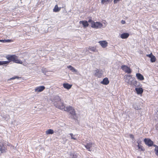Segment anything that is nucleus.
Returning <instances> with one entry per match:
<instances>
[{"label": "nucleus", "instance_id": "30", "mask_svg": "<svg viewBox=\"0 0 158 158\" xmlns=\"http://www.w3.org/2000/svg\"><path fill=\"white\" fill-rule=\"evenodd\" d=\"M154 151L156 155L158 156V148H155Z\"/></svg>", "mask_w": 158, "mask_h": 158}, {"label": "nucleus", "instance_id": "15", "mask_svg": "<svg viewBox=\"0 0 158 158\" xmlns=\"http://www.w3.org/2000/svg\"><path fill=\"white\" fill-rule=\"evenodd\" d=\"M63 86L64 88L69 89L72 87V85L69 84L68 83H65L63 84Z\"/></svg>", "mask_w": 158, "mask_h": 158}, {"label": "nucleus", "instance_id": "4", "mask_svg": "<svg viewBox=\"0 0 158 158\" xmlns=\"http://www.w3.org/2000/svg\"><path fill=\"white\" fill-rule=\"evenodd\" d=\"M53 104L57 108L61 110H64L65 107L63 102L60 99L58 100L57 101L55 102Z\"/></svg>", "mask_w": 158, "mask_h": 158}, {"label": "nucleus", "instance_id": "8", "mask_svg": "<svg viewBox=\"0 0 158 158\" xmlns=\"http://www.w3.org/2000/svg\"><path fill=\"white\" fill-rule=\"evenodd\" d=\"M45 88L44 86H37L35 88V93H38L44 91Z\"/></svg>", "mask_w": 158, "mask_h": 158}, {"label": "nucleus", "instance_id": "28", "mask_svg": "<svg viewBox=\"0 0 158 158\" xmlns=\"http://www.w3.org/2000/svg\"><path fill=\"white\" fill-rule=\"evenodd\" d=\"M88 49L94 52H95L96 50V48L94 47H89L88 48Z\"/></svg>", "mask_w": 158, "mask_h": 158}, {"label": "nucleus", "instance_id": "17", "mask_svg": "<svg viewBox=\"0 0 158 158\" xmlns=\"http://www.w3.org/2000/svg\"><path fill=\"white\" fill-rule=\"evenodd\" d=\"M129 35V34L128 33H125L122 34L121 35V37L123 39H127Z\"/></svg>", "mask_w": 158, "mask_h": 158}, {"label": "nucleus", "instance_id": "3", "mask_svg": "<svg viewBox=\"0 0 158 158\" xmlns=\"http://www.w3.org/2000/svg\"><path fill=\"white\" fill-rule=\"evenodd\" d=\"M125 81L128 84L132 85H133L137 86V81L135 80V78H132L131 75H125L124 76Z\"/></svg>", "mask_w": 158, "mask_h": 158}, {"label": "nucleus", "instance_id": "2", "mask_svg": "<svg viewBox=\"0 0 158 158\" xmlns=\"http://www.w3.org/2000/svg\"><path fill=\"white\" fill-rule=\"evenodd\" d=\"M64 111L68 112L71 115L72 117L76 119L77 118V114L74 108L70 106H68L64 109Z\"/></svg>", "mask_w": 158, "mask_h": 158}, {"label": "nucleus", "instance_id": "23", "mask_svg": "<svg viewBox=\"0 0 158 158\" xmlns=\"http://www.w3.org/2000/svg\"><path fill=\"white\" fill-rule=\"evenodd\" d=\"M9 63V61H0V65L8 64Z\"/></svg>", "mask_w": 158, "mask_h": 158}, {"label": "nucleus", "instance_id": "16", "mask_svg": "<svg viewBox=\"0 0 158 158\" xmlns=\"http://www.w3.org/2000/svg\"><path fill=\"white\" fill-rule=\"evenodd\" d=\"M135 90L138 94H141L143 92V89L142 88H136L135 89Z\"/></svg>", "mask_w": 158, "mask_h": 158}, {"label": "nucleus", "instance_id": "14", "mask_svg": "<svg viewBox=\"0 0 158 158\" xmlns=\"http://www.w3.org/2000/svg\"><path fill=\"white\" fill-rule=\"evenodd\" d=\"M102 73H101V71H100L98 69H97L95 70V75L96 76L98 77L99 78L101 77Z\"/></svg>", "mask_w": 158, "mask_h": 158}, {"label": "nucleus", "instance_id": "25", "mask_svg": "<svg viewBox=\"0 0 158 158\" xmlns=\"http://www.w3.org/2000/svg\"><path fill=\"white\" fill-rule=\"evenodd\" d=\"M113 0H102L101 3L102 4H103L106 2H111Z\"/></svg>", "mask_w": 158, "mask_h": 158}, {"label": "nucleus", "instance_id": "12", "mask_svg": "<svg viewBox=\"0 0 158 158\" xmlns=\"http://www.w3.org/2000/svg\"><path fill=\"white\" fill-rule=\"evenodd\" d=\"M109 83V81L108 78L105 77L104 78L103 80L101 82V83L104 85H107Z\"/></svg>", "mask_w": 158, "mask_h": 158}, {"label": "nucleus", "instance_id": "38", "mask_svg": "<svg viewBox=\"0 0 158 158\" xmlns=\"http://www.w3.org/2000/svg\"><path fill=\"white\" fill-rule=\"evenodd\" d=\"M137 158H142L141 157H139V156H138Z\"/></svg>", "mask_w": 158, "mask_h": 158}, {"label": "nucleus", "instance_id": "22", "mask_svg": "<svg viewBox=\"0 0 158 158\" xmlns=\"http://www.w3.org/2000/svg\"><path fill=\"white\" fill-rule=\"evenodd\" d=\"M138 145V147L139 149L140 150V151H144V148L142 146L139 144V141H138L137 142Z\"/></svg>", "mask_w": 158, "mask_h": 158}, {"label": "nucleus", "instance_id": "36", "mask_svg": "<svg viewBox=\"0 0 158 158\" xmlns=\"http://www.w3.org/2000/svg\"><path fill=\"white\" fill-rule=\"evenodd\" d=\"M154 146L155 147V148H158V146L156 145H154Z\"/></svg>", "mask_w": 158, "mask_h": 158}, {"label": "nucleus", "instance_id": "9", "mask_svg": "<svg viewBox=\"0 0 158 158\" xmlns=\"http://www.w3.org/2000/svg\"><path fill=\"white\" fill-rule=\"evenodd\" d=\"M94 144V143L91 142H89V143H87L86 145H84V146L86 149L88 150V151H92L91 148L93 147Z\"/></svg>", "mask_w": 158, "mask_h": 158}, {"label": "nucleus", "instance_id": "20", "mask_svg": "<svg viewBox=\"0 0 158 158\" xmlns=\"http://www.w3.org/2000/svg\"><path fill=\"white\" fill-rule=\"evenodd\" d=\"M54 132L53 130L51 129H49L46 131V135L52 134Z\"/></svg>", "mask_w": 158, "mask_h": 158}, {"label": "nucleus", "instance_id": "7", "mask_svg": "<svg viewBox=\"0 0 158 158\" xmlns=\"http://www.w3.org/2000/svg\"><path fill=\"white\" fill-rule=\"evenodd\" d=\"M121 69L125 72V73H130L131 72V69L127 66L123 65L121 66Z\"/></svg>", "mask_w": 158, "mask_h": 158}, {"label": "nucleus", "instance_id": "26", "mask_svg": "<svg viewBox=\"0 0 158 158\" xmlns=\"http://www.w3.org/2000/svg\"><path fill=\"white\" fill-rule=\"evenodd\" d=\"M68 68L70 69L73 72H76V70L74 69L73 67L71 65H69L68 66Z\"/></svg>", "mask_w": 158, "mask_h": 158}, {"label": "nucleus", "instance_id": "1", "mask_svg": "<svg viewBox=\"0 0 158 158\" xmlns=\"http://www.w3.org/2000/svg\"><path fill=\"white\" fill-rule=\"evenodd\" d=\"M6 58L9 62L13 61L15 63L22 64L23 62L22 61L18 59V56L15 55H9L6 56Z\"/></svg>", "mask_w": 158, "mask_h": 158}, {"label": "nucleus", "instance_id": "35", "mask_svg": "<svg viewBox=\"0 0 158 158\" xmlns=\"http://www.w3.org/2000/svg\"><path fill=\"white\" fill-rule=\"evenodd\" d=\"M121 23H122V24H124L126 22H125V21H124V20H122L121 21Z\"/></svg>", "mask_w": 158, "mask_h": 158}, {"label": "nucleus", "instance_id": "5", "mask_svg": "<svg viewBox=\"0 0 158 158\" xmlns=\"http://www.w3.org/2000/svg\"><path fill=\"white\" fill-rule=\"evenodd\" d=\"M5 142L4 140H2L0 142V151L1 153H4L6 152V146Z\"/></svg>", "mask_w": 158, "mask_h": 158}, {"label": "nucleus", "instance_id": "32", "mask_svg": "<svg viewBox=\"0 0 158 158\" xmlns=\"http://www.w3.org/2000/svg\"><path fill=\"white\" fill-rule=\"evenodd\" d=\"M77 156L75 154H73V156L71 158H77Z\"/></svg>", "mask_w": 158, "mask_h": 158}, {"label": "nucleus", "instance_id": "21", "mask_svg": "<svg viewBox=\"0 0 158 158\" xmlns=\"http://www.w3.org/2000/svg\"><path fill=\"white\" fill-rule=\"evenodd\" d=\"M60 8H59L58 5H56L53 9V11L54 12H57L60 10Z\"/></svg>", "mask_w": 158, "mask_h": 158}, {"label": "nucleus", "instance_id": "37", "mask_svg": "<svg viewBox=\"0 0 158 158\" xmlns=\"http://www.w3.org/2000/svg\"><path fill=\"white\" fill-rule=\"evenodd\" d=\"M17 77H13V78H12V79H15L16 78H17Z\"/></svg>", "mask_w": 158, "mask_h": 158}, {"label": "nucleus", "instance_id": "39", "mask_svg": "<svg viewBox=\"0 0 158 158\" xmlns=\"http://www.w3.org/2000/svg\"><path fill=\"white\" fill-rule=\"evenodd\" d=\"M23 65H25V66H27V64H25V65H24V64H23Z\"/></svg>", "mask_w": 158, "mask_h": 158}, {"label": "nucleus", "instance_id": "13", "mask_svg": "<svg viewBox=\"0 0 158 158\" xmlns=\"http://www.w3.org/2000/svg\"><path fill=\"white\" fill-rule=\"evenodd\" d=\"M79 23L82 24L84 27L85 28L89 26L88 22L86 20L81 21L79 22Z\"/></svg>", "mask_w": 158, "mask_h": 158}, {"label": "nucleus", "instance_id": "11", "mask_svg": "<svg viewBox=\"0 0 158 158\" xmlns=\"http://www.w3.org/2000/svg\"><path fill=\"white\" fill-rule=\"evenodd\" d=\"M98 43L103 48H106L108 45V43L105 40L100 41Z\"/></svg>", "mask_w": 158, "mask_h": 158}, {"label": "nucleus", "instance_id": "6", "mask_svg": "<svg viewBox=\"0 0 158 158\" xmlns=\"http://www.w3.org/2000/svg\"><path fill=\"white\" fill-rule=\"evenodd\" d=\"M103 26V24L100 22H93L92 25H91V27L96 29H98L101 28Z\"/></svg>", "mask_w": 158, "mask_h": 158}, {"label": "nucleus", "instance_id": "19", "mask_svg": "<svg viewBox=\"0 0 158 158\" xmlns=\"http://www.w3.org/2000/svg\"><path fill=\"white\" fill-rule=\"evenodd\" d=\"M133 107L136 110H139L141 109L140 106L139 105L138 103H135L133 105Z\"/></svg>", "mask_w": 158, "mask_h": 158}, {"label": "nucleus", "instance_id": "24", "mask_svg": "<svg viewBox=\"0 0 158 158\" xmlns=\"http://www.w3.org/2000/svg\"><path fill=\"white\" fill-rule=\"evenodd\" d=\"M12 41L10 40H0V42H2L3 43H6V42H12Z\"/></svg>", "mask_w": 158, "mask_h": 158}, {"label": "nucleus", "instance_id": "29", "mask_svg": "<svg viewBox=\"0 0 158 158\" xmlns=\"http://www.w3.org/2000/svg\"><path fill=\"white\" fill-rule=\"evenodd\" d=\"M156 58L155 56L152 55L151 58V61L152 62H154L156 61Z\"/></svg>", "mask_w": 158, "mask_h": 158}, {"label": "nucleus", "instance_id": "31", "mask_svg": "<svg viewBox=\"0 0 158 158\" xmlns=\"http://www.w3.org/2000/svg\"><path fill=\"white\" fill-rule=\"evenodd\" d=\"M130 137L132 139V140H133L134 139V136L132 134H130L129 135Z\"/></svg>", "mask_w": 158, "mask_h": 158}, {"label": "nucleus", "instance_id": "40", "mask_svg": "<svg viewBox=\"0 0 158 158\" xmlns=\"http://www.w3.org/2000/svg\"><path fill=\"white\" fill-rule=\"evenodd\" d=\"M23 65H25V66H27V64H25V65H24V64H23Z\"/></svg>", "mask_w": 158, "mask_h": 158}, {"label": "nucleus", "instance_id": "33", "mask_svg": "<svg viewBox=\"0 0 158 158\" xmlns=\"http://www.w3.org/2000/svg\"><path fill=\"white\" fill-rule=\"evenodd\" d=\"M152 55H152V53H151L150 54L147 55V56L149 58H151L152 57Z\"/></svg>", "mask_w": 158, "mask_h": 158}, {"label": "nucleus", "instance_id": "10", "mask_svg": "<svg viewBox=\"0 0 158 158\" xmlns=\"http://www.w3.org/2000/svg\"><path fill=\"white\" fill-rule=\"evenodd\" d=\"M145 143L149 147L152 146L153 145V142L150 139L145 138L144 139Z\"/></svg>", "mask_w": 158, "mask_h": 158}, {"label": "nucleus", "instance_id": "34", "mask_svg": "<svg viewBox=\"0 0 158 158\" xmlns=\"http://www.w3.org/2000/svg\"><path fill=\"white\" fill-rule=\"evenodd\" d=\"M94 22L91 19H89V20H88V22L89 23H90L91 25H92V23H93V22Z\"/></svg>", "mask_w": 158, "mask_h": 158}, {"label": "nucleus", "instance_id": "18", "mask_svg": "<svg viewBox=\"0 0 158 158\" xmlns=\"http://www.w3.org/2000/svg\"><path fill=\"white\" fill-rule=\"evenodd\" d=\"M136 76L138 79L140 81H142L144 79L143 76L139 73H138L136 74Z\"/></svg>", "mask_w": 158, "mask_h": 158}, {"label": "nucleus", "instance_id": "27", "mask_svg": "<svg viewBox=\"0 0 158 158\" xmlns=\"http://www.w3.org/2000/svg\"><path fill=\"white\" fill-rule=\"evenodd\" d=\"M70 135L71 139H73L74 140H76V137L75 136V135H73L72 133H70L69 134Z\"/></svg>", "mask_w": 158, "mask_h": 158}]
</instances>
